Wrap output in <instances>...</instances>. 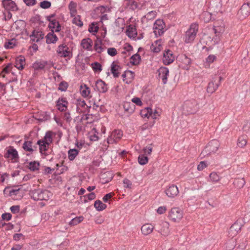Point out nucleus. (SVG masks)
I'll return each mask as SVG.
<instances>
[{"label":"nucleus","mask_w":250,"mask_h":250,"mask_svg":"<svg viewBox=\"0 0 250 250\" xmlns=\"http://www.w3.org/2000/svg\"><path fill=\"white\" fill-rule=\"evenodd\" d=\"M199 109V104L194 99L187 100L183 105V109L185 113L191 114L195 113Z\"/></svg>","instance_id":"obj_1"},{"label":"nucleus","mask_w":250,"mask_h":250,"mask_svg":"<svg viewBox=\"0 0 250 250\" xmlns=\"http://www.w3.org/2000/svg\"><path fill=\"white\" fill-rule=\"evenodd\" d=\"M31 197L35 201L49 200L51 192L45 189H37L33 190L30 193Z\"/></svg>","instance_id":"obj_2"},{"label":"nucleus","mask_w":250,"mask_h":250,"mask_svg":"<svg viewBox=\"0 0 250 250\" xmlns=\"http://www.w3.org/2000/svg\"><path fill=\"white\" fill-rule=\"evenodd\" d=\"M198 31V24L192 23L189 28L186 32L185 42L187 43L192 42L195 39Z\"/></svg>","instance_id":"obj_3"},{"label":"nucleus","mask_w":250,"mask_h":250,"mask_svg":"<svg viewBox=\"0 0 250 250\" xmlns=\"http://www.w3.org/2000/svg\"><path fill=\"white\" fill-rule=\"evenodd\" d=\"M219 143L216 140H212L209 142L208 145L204 148L201 153L203 157L210 155L211 153H215L218 149Z\"/></svg>","instance_id":"obj_4"},{"label":"nucleus","mask_w":250,"mask_h":250,"mask_svg":"<svg viewBox=\"0 0 250 250\" xmlns=\"http://www.w3.org/2000/svg\"><path fill=\"white\" fill-rule=\"evenodd\" d=\"M213 30L215 34L214 38V42L217 43L220 40V37L225 31V24L223 21H218L214 23Z\"/></svg>","instance_id":"obj_5"},{"label":"nucleus","mask_w":250,"mask_h":250,"mask_svg":"<svg viewBox=\"0 0 250 250\" xmlns=\"http://www.w3.org/2000/svg\"><path fill=\"white\" fill-rule=\"evenodd\" d=\"M169 219L173 222H179L183 217V211L179 208H173L169 212Z\"/></svg>","instance_id":"obj_6"},{"label":"nucleus","mask_w":250,"mask_h":250,"mask_svg":"<svg viewBox=\"0 0 250 250\" xmlns=\"http://www.w3.org/2000/svg\"><path fill=\"white\" fill-rule=\"evenodd\" d=\"M165 24L163 20H157L153 25L154 33L156 37L162 35L165 32Z\"/></svg>","instance_id":"obj_7"},{"label":"nucleus","mask_w":250,"mask_h":250,"mask_svg":"<svg viewBox=\"0 0 250 250\" xmlns=\"http://www.w3.org/2000/svg\"><path fill=\"white\" fill-rule=\"evenodd\" d=\"M250 14V1L247 3H244L241 6L238 11V15L239 19L243 20L245 19Z\"/></svg>","instance_id":"obj_8"},{"label":"nucleus","mask_w":250,"mask_h":250,"mask_svg":"<svg viewBox=\"0 0 250 250\" xmlns=\"http://www.w3.org/2000/svg\"><path fill=\"white\" fill-rule=\"evenodd\" d=\"M123 136V132L120 130L113 131L107 140L108 144L116 143Z\"/></svg>","instance_id":"obj_9"},{"label":"nucleus","mask_w":250,"mask_h":250,"mask_svg":"<svg viewBox=\"0 0 250 250\" xmlns=\"http://www.w3.org/2000/svg\"><path fill=\"white\" fill-rule=\"evenodd\" d=\"M175 57L170 50H166L163 53V62L165 65H168L173 62Z\"/></svg>","instance_id":"obj_10"},{"label":"nucleus","mask_w":250,"mask_h":250,"mask_svg":"<svg viewBox=\"0 0 250 250\" xmlns=\"http://www.w3.org/2000/svg\"><path fill=\"white\" fill-rule=\"evenodd\" d=\"M217 77L212 78L211 81L208 83L207 91L208 93L212 94L214 92L219 86V83H217Z\"/></svg>","instance_id":"obj_11"},{"label":"nucleus","mask_w":250,"mask_h":250,"mask_svg":"<svg viewBox=\"0 0 250 250\" xmlns=\"http://www.w3.org/2000/svg\"><path fill=\"white\" fill-rule=\"evenodd\" d=\"M68 50V47L66 45L62 44L58 46L57 52L61 57H67L69 56L70 53Z\"/></svg>","instance_id":"obj_12"},{"label":"nucleus","mask_w":250,"mask_h":250,"mask_svg":"<svg viewBox=\"0 0 250 250\" xmlns=\"http://www.w3.org/2000/svg\"><path fill=\"white\" fill-rule=\"evenodd\" d=\"M166 194L169 198H174L179 193V190L177 187L174 185H171L165 190Z\"/></svg>","instance_id":"obj_13"},{"label":"nucleus","mask_w":250,"mask_h":250,"mask_svg":"<svg viewBox=\"0 0 250 250\" xmlns=\"http://www.w3.org/2000/svg\"><path fill=\"white\" fill-rule=\"evenodd\" d=\"M169 224L166 221L162 222L159 226L158 231L164 236H167L169 233Z\"/></svg>","instance_id":"obj_14"},{"label":"nucleus","mask_w":250,"mask_h":250,"mask_svg":"<svg viewBox=\"0 0 250 250\" xmlns=\"http://www.w3.org/2000/svg\"><path fill=\"white\" fill-rule=\"evenodd\" d=\"M159 77L162 79L164 84L167 83V76L169 75V70L167 67H161L158 70Z\"/></svg>","instance_id":"obj_15"},{"label":"nucleus","mask_w":250,"mask_h":250,"mask_svg":"<svg viewBox=\"0 0 250 250\" xmlns=\"http://www.w3.org/2000/svg\"><path fill=\"white\" fill-rule=\"evenodd\" d=\"M2 4L3 7L7 11H17L18 9L15 2L12 0H3Z\"/></svg>","instance_id":"obj_16"},{"label":"nucleus","mask_w":250,"mask_h":250,"mask_svg":"<svg viewBox=\"0 0 250 250\" xmlns=\"http://www.w3.org/2000/svg\"><path fill=\"white\" fill-rule=\"evenodd\" d=\"M5 157L10 158L12 160L16 161L19 158L18 151L12 146H10L7 150Z\"/></svg>","instance_id":"obj_17"},{"label":"nucleus","mask_w":250,"mask_h":250,"mask_svg":"<svg viewBox=\"0 0 250 250\" xmlns=\"http://www.w3.org/2000/svg\"><path fill=\"white\" fill-rule=\"evenodd\" d=\"M68 104L65 98H59L57 101L56 106L60 111H64L67 109Z\"/></svg>","instance_id":"obj_18"},{"label":"nucleus","mask_w":250,"mask_h":250,"mask_svg":"<svg viewBox=\"0 0 250 250\" xmlns=\"http://www.w3.org/2000/svg\"><path fill=\"white\" fill-rule=\"evenodd\" d=\"M154 228V226L151 224L146 223L142 226L141 230L144 235H147L153 231Z\"/></svg>","instance_id":"obj_19"},{"label":"nucleus","mask_w":250,"mask_h":250,"mask_svg":"<svg viewBox=\"0 0 250 250\" xmlns=\"http://www.w3.org/2000/svg\"><path fill=\"white\" fill-rule=\"evenodd\" d=\"M96 87L98 91L101 93H105L108 90L107 84L102 80H99L96 82Z\"/></svg>","instance_id":"obj_20"},{"label":"nucleus","mask_w":250,"mask_h":250,"mask_svg":"<svg viewBox=\"0 0 250 250\" xmlns=\"http://www.w3.org/2000/svg\"><path fill=\"white\" fill-rule=\"evenodd\" d=\"M25 64V59L23 56H20L17 57L15 60V66L19 70H22Z\"/></svg>","instance_id":"obj_21"},{"label":"nucleus","mask_w":250,"mask_h":250,"mask_svg":"<svg viewBox=\"0 0 250 250\" xmlns=\"http://www.w3.org/2000/svg\"><path fill=\"white\" fill-rule=\"evenodd\" d=\"M22 148L26 151L32 153L36 150L37 146H33V142L31 141H25L22 145Z\"/></svg>","instance_id":"obj_22"},{"label":"nucleus","mask_w":250,"mask_h":250,"mask_svg":"<svg viewBox=\"0 0 250 250\" xmlns=\"http://www.w3.org/2000/svg\"><path fill=\"white\" fill-rule=\"evenodd\" d=\"M44 34L41 31L34 30L30 36L31 40L33 42H39L43 38Z\"/></svg>","instance_id":"obj_23"},{"label":"nucleus","mask_w":250,"mask_h":250,"mask_svg":"<svg viewBox=\"0 0 250 250\" xmlns=\"http://www.w3.org/2000/svg\"><path fill=\"white\" fill-rule=\"evenodd\" d=\"M48 27L51 29V31L59 32L61 30V25L58 21L55 19L49 21Z\"/></svg>","instance_id":"obj_24"},{"label":"nucleus","mask_w":250,"mask_h":250,"mask_svg":"<svg viewBox=\"0 0 250 250\" xmlns=\"http://www.w3.org/2000/svg\"><path fill=\"white\" fill-rule=\"evenodd\" d=\"M81 44L83 49L88 51L92 50V41L90 38L83 39Z\"/></svg>","instance_id":"obj_25"},{"label":"nucleus","mask_w":250,"mask_h":250,"mask_svg":"<svg viewBox=\"0 0 250 250\" xmlns=\"http://www.w3.org/2000/svg\"><path fill=\"white\" fill-rule=\"evenodd\" d=\"M111 72L114 77H118L120 73V71L121 69V67L118 65L116 62H113L111 64Z\"/></svg>","instance_id":"obj_26"},{"label":"nucleus","mask_w":250,"mask_h":250,"mask_svg":"<svg viewBox=\"0 0 250 250\" xmlns=\"http://www.w3.org/2000/svg\"><path fill=\"white\" fill-rule=\"evenodd\" d=\"M58 39L57 36L53 31L49 32L46 36V42L47 44L55 43L57 41Z\"/></svg>","instance_id":"obj_27"},{"label":"nucleus","mask_w":250,"mask_h":250,"mask_svg":"<svg viewBox=\"0 0 250 250\" xmlns=\"http://www.w3.org/2000/svg\"><path fill=\"white\" fill-rule=\"evenodd\" d=\"M37 145L39 146L40 152L42 154H43V153L48 148V146L50 144L41 140H39L38 141Z\"/></svg>","instance_id":"obj_28"},{"label":"nucleus","mask_w":250,"mask_h":250,"mask_svg":"<svg viewBox=\"0 0 250 250\" xmlns=\"http://www.w3.org/2000/svg\"><path fill=\"white\" fill-rule=\"evenodd\" d=\"M55 133L51 131H48L46 132L43 138L41 140L50 144L53 141V136H55Z\"/></svg>","instance_id":"obj_29"},{"label":"nucleus","mask_w":250,"mask_h":250,"mask_svg":"<svg viewBox=\"0 0 250 250\" xmlns=\"http://www.w3.org/2000/svg\"><path fill=\"white\" fill-rule=\"evenodd\" d=\"M126 34L129 38H135L137 35L135 27L132 25L128 26L126 31Z\"/></svg>","instance_id":"obj_30"},{"label":"nucleus","mask_w":250,"mask_h":250,"mask_svg":"<svg viewBox=\"0 0 250 250\" xmlns=\"http://www.w3.org/2000/svg\"><path fill=\"white\" fill-rule=\"evenodd\" d=\"M123 107L125 111L132 113L134 112L135 105L132 103L125 102L124 104Z\"/></svg>","instance_id":"obj_31"},{"label":"nucleus","mask_w":250,"mask_h":250,"mask_svg":"<svg viewBox=\"0 0 250 250\" xmlns=\"http://www.w3.org/2000/svg\"><path fill=\"white\" fill-rule=\"evenodd\" d=\"M246 184L244 178H238L234 180L233 184L234 186L238 188H242Z\"/></svg>","instance_id":"obj_32"},{"label":"nucleus","mask_w":250,"mask_h":250,"mask_svg":"<svg viewBox=\"0 0 250 250\" xmlns=\"http://www.w3.org/2000/svg\"><path fill=\"white\" fill-rule=\"evenodd\" d=\"M102 43V41L100 39H97L95 42L94 49L98 53H101L104 49Z\"/></svg>","instance_id":"obj_33"},{"label":"nucleus","mask_w":250,"mask_h":250,"mask_svg":"<svg viewBox=\"0 0 250 250\" xmlns=\"http://www.w3.org/2000/svg\"><path fill=\"white\" fill-rule=\"evenodd\" d=\"M134 76V73L130 71V70H127L124 72V74H122V77L125 78L126 77H127L128 78V80H127L125 81V83H131V81L133 79Z\"/></svg>","instance_id":"obj_34"},{"label":"nucleus","mask_w":250,"mask_h":250,"mask_svg":"<svg viewBox=\"0 0 250 250\" xmlns=\"http://www.w3.org/2000/svg\"><path fill=\"white\" fill-rule=\"evenodd\" d=\"M76 7L77 4L75 2L71 1L69 3L68 5V8L70 10V14L71 17H74L76 14Z\"/></svg>","instance_id":"obj_35"},{"label":"nucleus","mask_w":250,"mask_h":250,"mask_svg":"<svg viewBox=\"0 0 250 250\" xmlns=\"http://www.w3.org/2000/svg\"><path fill=\"white\" fill-rule=\"evenodd\" d=\"M94 207L98 211H102L106 208V205L100 200H96L94 204Z\"/></svg>","instance_id":"obj_36"},{"label":"nucleus","mask_w":250,"mask_h":250,"mask_svg":"<svg viewBox=\"0 0 250 250\" xmlns=\"http://www.w3.org/2000/svg\"><path fill=\"white\" fill-rule=\"evenodd\" d=\"M241 228L239 227L238 225L236 223L233 224L230 228L229 230V233L231 234L230 235H235L240 230Z\"/></svg>","instance_id":"obj_37"},{"label":"nucleus","mask_w":250,"mask_h":250,"mask_svg":"<svg viewBox=\"0 0 250 250\" xmlns=\"http://www.w3.org/2000/svg\"><path fill=\"white\" fill-rule=\"evenodd\" d=\"M79 153V150L76 149H70L68 151V159L70 161H73Z\"/></svg>","instance_id":"obj_38"},{"label":"nucleus","mask_w":250,"mask_h":250,"mask_svg":"<svg viewBox=\"0 0 250 250\" xmlns=\"http://www.w3.org/2000/svg\"><path fill=\"white\" fill-rule=\"evenodd\" d=\"M141 57L139 54L136 53L132 55L130 58V63L133 65H137L139 63Z\"/></svg>","instance_id":"obj_39"},{"label":"nucleus","mask_w":250,"mask_h":250,"mask_svg":"<svg viewBox=\"0 0 250 250\" xmlns=\"http://www.w3.org/2000/svg\"><path fill=\"white\" fill-rule=\"evenodd\" d=\"M81 93L83 97H88L90 93L89 88L86 85H84L83 86L81 85Z\"/></svg>","instance_id":"obj_40"},{"label":"nucleus","mask_w":250,"mask_h":250,"mask_svg":"<svg viewBox=\"0 0 250 250\" xmlns=\"http://www.w3.org/2000/svg\"><path fill=\"white\" fill-rule=\"evenodd\" d=\"M181 62L186 65H189L191 63V60L186 54H182L180 56Z\"/></svg>","instance_id":"obj_41"},{"label":"nucleus","mask_w":250,"mask_h":250,"mask_svg":"<svg viewBox=\"0 0 250 250\" xmlns=\"http://www.w3.org/2000/svg\"><path fill=\"white\" fill-rule=\"evenodd\" d=\"M84 218L83 216H80L78 217H76L75 218L72 219L71 221L69 222V225L70 226H75L77 224L80 223L83 220Z\"/></svg>","instance_id":"obj_42"},{"label":"nucleus","mask_w":250,"mask_h":250,"mask_svg":"<svg viewBox=\"0 0 250 250\" xmlns=\"http://www.w3.org/2000/svg\"><path fill=\"white\" fill-rule=\"evenodd\" d=\"M17 41L15 39H12L5 42L4 47L6 48H12L16 44Z\"/></svg>","instance_id":"obj_43"},{"label":"nucleus","mask_w":250,"mask_h":250,"mask_svg":"<svg viewBox=\"0 0 250 250\" xmlns=\"http://www.w3.org/2000/svg\"><path fill=\"white\" fill-rule=\"evenodd\" d=\"M46 64L45 62H36L33 64V67L35 70L42 69Z\"/></svg>","instance_id":"obj_44"},{"label":"nucleus","mask_w":250,"mask_h":250,"mask_svg":"<svg viewBox=\"0 0 250 250\" xmlns=\"http://www.w3.org/2000/svg\"><path fill=\"white\" fill-rule=\"evenodd\" d=\"M247 144V140L244 136L240 137L237 141V146L240 147H244Z\"/></svg>","instance_id":"obj_45"},{"label":"nucleus","mask_w":250,"mask_h":250,"mask_svg":"<svg viewBox=\"0 0 250 250\" xmlns=\"http://www.w3.org/2000/svg\"><path fill=\"white\" fill-rule=\"evenodd\" d=\"M40 163L36 161L31 162L29 163V168L32 171H36L39 168Z\"/></svg>","instance_id":"obj_46"},{"label":"nucleus","mask_w":250,"mask_h":250,"mask_svg":"<svg viewBox=\"0 0 250 250\" xmlns=\"http://www.w3.org/2000/svg\"><path fill=\"white\" fill-rule=\"evenodd\" d=\"M158 41H156L155 43V45L152 44L150 47L151 50L155 53H158L161 51V45L158 43Z\"/></svg>","instance_id":"obj_47"},{"label":"nucleus","mask_w":250,"mask_h":250,"mask_svg":"<svg viewBox=\"0 0 250 250\" xmlns=\"http://www.w3.org/2000/svg\"><path fill=\"white\" fill-rule=\"evenodd\" d=\"M91 67L95 72H99L102 71V65L98 62L91 63Z\"/></svg>","instance_id":"obj_48"},{"label":"nucleus","mask_w":250,"mask_h":250,"mask_svg":"<svg viewBox=\"0 0 250 250\" xmlns=\"http://www.w3.org/2000/svg\"><path fill=\"white\" fill-rule=\"evenodd\" d=\"M72 23L80 27H81L83 26V22L81 21L80 16L75 17L72 20Z\"/></svg>","instance_id":"obj_49"},{"label":"nucleus","mask_w":250,"mask_h":250,"mask_svg":"<svg viewBox=\"0 0 250 250\" xmlns=\"http://www.w3.org/2000/svg\"><path fill=\"white\" fill-rule=\"evenodd\" d=\"M209 178L212 182H217L220 180V177L215 172H211L209 174Z\"/></svg>","instance_id":"obj_50"},{"label":"nucleus","mask_w":250,"mask_h":250,"mask_svg":"<svg viewBox=\"0 0 250 250\" xmlns=\"http://www.w3.org/2000/svg\"><path fill=\"white\" fill-rule=\"evenodd\" d=\"M139 163L141 165H144L148 162V158L144 155H141L138 158Z\"/></svg>","instance_id":"obj_51"},{"label":"nucleus","mask_w":250,"mask_h":250,"mask_svg":"<svg viewBox=\"0 0 250 250\" xmlns=\"http://www.w3.org/2000/svg\"><path fill=\"white\" fill-rule=\"evenodd\" d=\"M156 12L155 11H151L147 13L145 16L144 18H146L148 20H151L154 19L156 16Z\"/></svg>","instance_id":"obj_52"},{"label":"nucleus","mask_w":250,"mask_h":250,"mask_svg":"<svg viewBox=\"0 0 250 250\" xmlns=\"http://www.w3.org/2000/svg\"><path fill=\"white\" fill-rule=\"evenodd\" d=\"M235 247V243L233 240H230L226 243V248L227 250H232Z\"/></svg>","instance_id":"obj_53"},{"label":"nucleus","mask_w":250,"mask_h":250,"mask_svg":"<svg viewBox=\"0 0 250 250\" xmlns=\"http://www.w3.org/2000/svg\"><path fill=\"white\" fill-rule=\"evenodd\" d=\"M68 87V84L65 82H62L59 85L58 89L61 91H65Z\"/></svg>","instance_id":"obj_54"},{"label":"nucleus","mask_w":250,"mask_h":250,"mask_svg":"<svg viewBox=\"0 0 250 250\" xmlns=\"http://www.w3.org/2000/svg\"><path fill=\"white\" fill-rule=\"evenodd\" d=\"M40 6L43 9L48 8L51 6V2L47 0H44L40 3Z\"/></svg>","instance_id":"obj_55"},{"label":"nucleus","mask_w":250,"mask_h":250,"mask_svg":"<svg viewBox=\"0 0 250 250\" xmlns=\"http://www.w3.org/2000/svg\"><path fill=\"white\" fill-rule=\"evenodd\" d=\"M152 144H150L148 146H146V147L144 148L143 151L145 154H147L149 155L151 153L152 150Z\"/></svg>","instance_id":"obj_56"},{"label":"nucleus","mask_w":250,"mask_h":250,"mask_svg":"<svg viewBox=\"0 0 250 250\" xmlns=\"http://www.w3.org/2000/svg\"><path fill=\"white\" fill-rule=\"evenodd\" d=\"M124 187L125 188H131L132 186L131 182L127 179H125L123 180Z\"/></svg>","instance_id":"obj_57"},{"label":"nucleus","mask_w":250,"mask_h":250,"mask_svg":"<svg viewBox=\"0 0 250 250\" xmlns=\"http://www.w3.org/2000/svg\"><path fill=\"white\" fill-rule=\"evenodd\" d=\"M107 53L109 55L113 57L117 54V51L115 48L111 47L107 49Z\"/></svg>","instance_id":"obj_58"},{"label":"nucleus","mask_w":250,"mask_h":250,"mask_svg":"<svg viewBox=\"0 0 250 250\" xmlns=\"http://www.w3.org/2000/svg\"><path fill=\"white\" fill-rule=\"evenodd\" d=\"M207 167V165L206 162L205 161H201L197 166V169L199 171H202Z\"/></svg>","instance_id":"obj_59"},{"label":"nucleus","mask_w":250,"mask_h":250,"mask_svg":"<svg viewBox=\"0 0 250 250\" xmlns=\"http://www.w3.org/2000/svg\"><path fill=\"white\" fill-rule=\"evenodd\" d=\"M64 119L67 122L70 123L72 120L70 113L69 112H66L64 115Z\"/></svg>","instance_id":"obj_60"},{"label":"nucleus","mask_w":250,"mask_h":250,"mask_svg":"<svg viewBox=\"0 0 250 250\" xmlns=\"http://www.w3.org/2000/svg\"><path fill=\"white\" fill-rule=\"evenodd\" d=\"M23 1L28 6L34 5L36 3V0H23Z\"/></svg>","instance_id":"obj_61"},{"label":"nucleus","mask_w":250,"mask_h":250,"mask_svg":"<svg viewBox=\"0 0 250 250\" xmlns=\"http://www.w3.org/2000/svg\"><path fill=\"white\" fill-rule=\"evenodd\" d=\"M132 102L135 104L137 105H141L142 104V102L141 101L140 99L138 97L133 98L132 100Z\"/></svg>","instance_id":"obj_62"},{"label":"nucleus","mask_w":250,"mask_h":250,"mask_svg":"<svg viewBox=\"0 0 250 250\" xmlns=\"http://www.w3.org/2000/svg\"><path fill=\"white\" fill-rule=\"evenodd\" d=\"M216 57L214 55H209L206 59L207 62L208 63H212L216 59Z\"/></svg>","instance_id":"obj_63"},{"label":"nucleus","mask_w":250,"mask_h":250,"mask_svg":"<svg viewBox=\"0 0 250 250\" xmlns=\"http://www.w3.org/2000/svg\"><path fill=\"white\" fill-rule=\"evenodd\" d=\"M167 210V208L165 206H161L158 208L157 210V212L159 214L164 213Z\"/></svg>","instance_id":"obj_64"}]
</instances>
